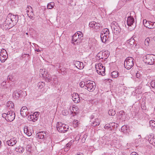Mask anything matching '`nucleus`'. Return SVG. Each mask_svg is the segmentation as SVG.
<instances>
[{
    "label": "nucleus",
    "mask_w": 155,
    "mask_h": 155,
    "mask_svg": "<svg viewBox=\"0 0 155 155\" xmlns=\"http://www.w3.org/2000/svg\"><path fill=\"white\" fill-rule=\"evenodd\" d=\"M26 34L27 35H28V33H26Z\"/></svg>",
    "instance_id": "63"
},
{
    "label": "nucleus",
    "mask_w": 155,
    "mask_h": 155,
    "mask_svg": "<svg viewBox=\"0 0 155 155\" xmlns=\"http://www.w3.org/2000/svg\"><path fill=\"white\" fill-rule=\"evenodd\" d=\"M69 149H68V148H66V147H64V150L65 151H68Z\"/></svg>",
    "instance_id": "58"
},
{
    "label": "nucleus",
    "mask_w": 155,
    "mask_h": 155,
    "mask_svg": "<svg viewBox=\"0 0 155 155\" xmlns=\"http://www.w3.org/2000/svg\"><path fill=\"white\" fill-rule=\"evenodd\" d=\"M72 99L75 103H78L80 101V97L77 93H74L72 94Z\"/></svg>",
    "instance_id": "19"
},
{
    "label": "nucleus",
    "mask_w": 155,
    "mask_h": 155,
    "mask_svg": "<svg viewBox=\"0 0 155 155\" xmlns=\"http://www.w3.org/2000/svg\"><path fill=\"white\" fill-rule=\"evenodd\" d=\"M18 17L17 15H12L11 13H9L7 16L5 23L1 27L3 29L6 30L8 28V25L12 23L13 24L15 25L18 21Z\"/></svg>",
    "instance_id": "1"
},
{
    "label": "nucleus",
    "mask_w": 155,
    "mask_h": 155,
    "mask_svg": "<svg viewBox=\"0 0 155 155\" xmlns=\"http://www.w3.org/2000/svg\"><path fill=\"white\" fill-rule=\"evenodd\" d=\"M109 55V52L108 51H100L97 54V56L100 59L105 61L108 58Z\"/></svg>",
    "instance_id": "10"
},
{
    "label": "nucleus",
    "mask_w": 155,
    "mask_h": 155,
    "mask_svg": "<svg viewBox=\"0 0 155 155\" xmlns=\"http://www.w3.org/2000/svg\"><path fill=\"white\" fill-rule=\"evenodd\" d=\"M124 114V112L123 110L120 111L119 113V115L121 116L120 117H121Z\"/></svg>",
    "instance_id": "48"
},
{
    "label": "nucleus",
    "mask_w": 155,
    "mask_h": 155,
    "mask_svg": "<svg viewBox=\"0 0 155 155\" xmlns=\"http://www.w3.org/2000/svg\"><path fill=\"white\" fill-rule=\"evenodd\" d=\"M51 79L52 80V81H54V84H56L57 82V79L55 76H53L51 78Z\"/></svg>",
    "instance_id": "42"
},
{
    "label": "nucleus",
    "mask_w": 155,
    "mask_h": 155,
    "mask_svg": "<svg viewBox=\"0 0 155 155\" xmlns=\"http://www.w3.org/2000/svg\"><path fill=\"white\" fill-rule=\"evenodd\" d=\"M20 93L17 91L14 92L13 94V97L16 99L20 97Z\"/></svg>",
    "instance_id": "30"
},
{
    "label": "nucleus",
    "mask_w": 155,
    "mask_h": 155,
    "mask_svg": "<svg viewBox=\"0 0 155 155\" xmlns=\"http://www.w3.org/2000/svg\"><path fill=\"white\" fill-rule=\"evenodd\" d=\"M138 136H139V139H140V138L141 137L140 136V135H138Z\"/></svg>",
    "instance_id": "61"
},
{
    "label": "nucleus",
    "mask_w": 155,
    "mask_h": 155,
    "mask_svg": "<svg viewBox=\"0 0 155 155\" xmlns=\"http://www.w3.org/2000/svg\"><path fill=\"white\" fill-rule=\"evenodd\" d=\"M12 151H11V150H10L9 151V150H8V151H7V154L8 155L9 154H12Z\"/></svg>",
    "instance_id": "54"
},
{
    "label": "nucleus",
    "mask_w": 155,
    "mask_h": 155,
    "mask_svg": "<svg viewBox=\"0 0 155 155\" xmlns=\"http://www.w3.org/2000/svg\"><path fill=\"white\" fill-rule=\"evenodd\" d=\"M85 87H87V90L88 91H93L95 88V84L93 81H88L86 82Z\"/></svg>",
    "instance_id": "11"
},
{
    "label": "nucleus",
    "mask_w": 155,
    "mask_h": 155,
    "mask_svg": "<svg viewBox=\"0 0 155 155\" xmlns=\"http://www.w3.org/2000/svg\"><path fill=\"white\" fill-rule=\"evenodd\" d=\"M69 109L70 110V113L71 114H72L73 113H76V111L77 110V108L74 107H72L71 108V107H69Z\"/></svg>",
    "instance_id": "31"
},
{
    "label": "nucleus",
    "mask_w": 155,
    "mask_h": 155,
    "mask_svg": "<svg viewBox=\"0 0 155 155\" xmlns=\"http://www.w3.org/2000/svg\"><path fill=\"white\" fill-rule=\"evenodd\" d=\"M54 3L53 2H51L48 3L47 5V8L48 9H52L54 6Z\"/></svg>",
    "instance_id": "28"
},
{
    "label": "nucleus",
    "mask_w": 155,
    "mask_h": 155,
    "mask_svg": "<svg viewBox=\"0 0 155 155\" xmlns=\"http://www.w3.org/2000/svg\"><path fill=\"white\" fill-rule=\"evenodd\" d=\"M150 86L152 88H155V81H152L150 83Z\"/></svg>",
    "instance_id": "44"
},
{
    "label": "nucleus",
    "mask_w": 155,
    "mask_h": 155,
    "mask_svg": "<svg viewBox=\"0 0 155 155\" xmlns=\"http://www.w3.org/2000/svg\"><path fill=\"white\" fill-rule=\"evenodd\" d=\"M56 127L57 130L61 133H65L68 131V126L59 122L57 123Z\"/></svg>",
    "instance_id": "6"
},
{
    "label": "nucleus",
    "mask_w": 155,
    "mask_h": 155,
    "mask_svg": "<svg viewBox=\"0 0 155 155\" xmlns=\"http://www.w3.org/2000/svg\"><path fill=\"white\" fill-rule=\"evenodd\" d=\"M137 153L135 152H133L131 153V155H136Z\"/></svg>",
    "instance_id": "59"
},
{
    "label": "nucleus",
    "mask_w": 155,
    "mask_h": 155,
    "mask_svg": "<svg viewBox=\"0 0 155 155\" xmlns=\"http://www.w3.org/2000/svg\"><path fill=\"white\" fill-rule=\"evenodd\" d=\"M26 10L27 15L29 17L32 18L34 14L31 7L30 6H28L26 8Z\"/></svg>",
    "instance_id": "17"
},
{
    "label": "nucleus",
    "mask_w": 155,
    "mask_h": 155,
    "mask_svg": "<svg viewBox=\"0 0 155 155\" xmlns=\"http://www.w3.org/2000/svg\"><path fill=\"white\" fill-rule=\"evenodd\" d=\"M136 76L137 78H138L140 77V74L139 73L137 72L136 74Z\"/></svg>",
    "instance_id": "56"
},
{
    "label": "nucleus",
    "mask_w": 155,
    "mask_h": 155,
    "mask_svg": "<svg viewBox=\"0 0 155 155\" xmlns=\"http://www.w3.org/2000/svg\"><path fill=\"white\" fill-rule=\"evenodd\" d=\"M108 113L110 115L114 116L116 114V112L113 109H110L108 111Z\"/></svg>",
    "instance_id": "35"
},
{
    "label": "nucleus",
    "mask_w": 155,
    "mask_h": 155,
    "mask_svg": "<svg viewBox=\"0 0 155 155\" xmlns=\"http://www.w3.org/2000/svg\"><path fill=\"white\" fill-rule=\"evenodd\" d=\"M24 151V149L22 147H20L19 148L17 152L20 153H22Z\"/></svg>",
    "instance_id": "45"
},
{
    "label": "nucleus",
    "mask_w": 155,
    "mask_h": 155,
    "mask_svg": "<svg viewBox=\"0 0 155 155\" xmlns=\"http://www.w3.org/2000/svg\"><path fill=\"white\" fill-rule=\"evenodd\" d=\"M45 86V83L44 82L40 81L37 84V86L40 89H41Z\"/></svg>",
    "instance_id": "29"
},
{
    "label": "nucleus",
    "mask_w": 155,
    "mask_h": 155,
    "mask_svg": "<svg viewBox=\"0 0 155 155\" xmlns=\"http://www.w3.org/2000/svg\"><path fill=\"white\" fill-rule=\"evenodd\" d=\"M28 109L26 107H23L20 110V114L23 117H25L27 115H28L29 113Z\"/></svg>",
    "instance_id": "16"
},
{
    "label": "nucleus",
    "mask_w": 155,
    "mask_h": 155,
    "mask_svg": "<svg viewBox=\"0 0 155 155\" xmlns=\"http://www.w3.org/2000/svg\"><path fill=\"white\" fill-rule=\"evenodd\" d=\"M16 138L13 137L6 142L7 144L9 146H13L17 143Z\"/></svg>",
    "instance_id": "18"
},
{
    "label": "nucleus",
    "mask_w": 155,
    "mask_h": 155,
    "mask_svg": "<svg viewBox=\"0 0 155 155\" xmlns=\"http://www.w3.org/2000/svg\"><path fill=\"white\" fill-rule=\"evenodd\" d=\"M143 60L146 64H153L155 63V56L152 54H148L143 57Z\"/></svg>",
    "instance_id": "3"
},
{
    "label": "nucleus",
    "mask_w": 155,
    "mask_h": 155,
    "mask_svg": "<svg viewBox=\"0 0 155 155\" xmlns=\"http://www.w3.org/2000/svg\"><path fill=\"white\" fill-rule=\"evenodd\" d=\"M150 143L155 146V136L150 135L148 139Z\"/></svg>",
    "instance_id": "22"
},
{
    "label": "nucleus",
    "mask_w": 155,
    "mask_h": 155,
    "mask_svg": "<svg viewBox=\"0 0 155 155\" xmlns=\"http://www.w3.org/2000/svg\"><path fill=\"white\" fill-rule=\"evenodd\" d=\"M95 68L97 73L99 74L102 76H104L105 74V68L103 66L102 64L99 63L95 65Z\"/></svg>",
    "instance_id": "7"
},
{
    "label": "nucleus",
    "mask_w": 155,
    "mask_h": 155,
    "mask_svg": "<svg viewBox=\"0 0 155 155\" xmlns=\"http://www.w3.org/2000/svg\"><path fill=\"white\" fill-rule=\"evenodd\" d=\"M73 124L75 127H77L79 124L78 120H74L73 122Z\"/></svg>",
    "instance_id": "39"
},
{
    "label": "nucleus",
    "mask_w": 155,
    "mask_h": 155,
    "mask_svg": "<svg viewBox=\"0 0 155 155\" xmlns=\"http://www.w3.org/2000/svg\"><path fill=\"white\" fill-rule=\"evenodd\" d=\"M134 63V58L131 57H128L124 61V67L127 70L130 69L133 67Z\"/></svg>",
    "instance_id": "5"
},
{
    "label": "nucleus",
    "mask_w": 155,
    "mask_h": 155,
    "mask_svg": "<svg viewBox=\"0 0 155 155\" xmlns=\"http://www.w3.org/2000/svg\"><path fill=\"white\" fill-rule=\"evenodd\" d=\"M2 117L5 118L8 121H12L15 118V114L13 111H8L7 113H4L2 114Z\"/></svg>",
    "instance_id": "4"
},
{
    "label": "nucleus",
    "mask_w": 155,
    "mask_h": 155,
    "mask_svg": "<svg viewBox=\"0 0 155 155\" xmlns=\"http://www.w3.org/2000/svg\"><path fill=\"white\" fill-rule=\"evenodd\" d=\"M150 41L149 38H147L145 41V44L146 46H148L149 42Z\"/></svg>",
    "instance_id": "41"
},
{
    "label": "nucleus",
    "mask_w": 155,
    "mask_h": 155,
    "mask_svg": "<svg viewBox=\"0 0 155 155\" xmlns=\"http://www.w3.org/2000/svg\"><path fill=\"white\" fill-rule=\"evenodd\" d=\"M46 76L44 77V78L45 81L47 82H50L51 81H52V80L51 79V78L49 77V76H47V75H46Z\"/></svg>",
    "instance_id": "34"
},
{
    "label": "nucleus",
    "mask_w": 155,
    "mask_h": 155,
    "mask_svg": "<svg viewBox=\"0 0 155 155\" xmlns=\"http://www.w3.org/2000/svg\"><path fill=\"white\" fill-rule=\"evenodd\" d=\"M36 48V47L35 48ZM35 51L38 52H40L41 51V50H39V49L35 48Z\"/></svg>",
    "instance_id": "57"
},
{
    "label": "nucleus",
    "mask_w": 155,
    "mask_h": 155,
    "mask_svg": "<svg viewBox=\"0 0 155 155\" xmlns=\"http://www.w3.org/2000/svg\"><path fill=\"white\" fill-rule=\"evenodd\" d=\"M127 22L130 30H131L135 28L136 26L135 23L134 19L132 16H130L128 17Z\"/></svg>",
    "instance_id": "8"
},
{
    "label": "nucleus",
    "mask_w": 155,
    "mask_h": 155,
    "mask_svg": "<svg viewBox=\"0 0 155 155\" xmlns=\"http://www.w3.org/2000/svg\"><path fill=\"white\" fill-rule=\"evenodd\" d=\"M25 134L28 136H30L32 135V133L30 132L28 130V132H27V133H25Z\"/></svg>",
    "instance_id": "52"
},
{
    "label": "nucleus",
    "mask_w": 155,
    "mask_h": 155,
    "mask_svg": "<svg viewBox=\"0 0 155 155\" xmlns=\"http://www.w3.org/2000/svg\"><path fill=\"white\" fill-rule=\"evenodd\" d=\"M71 143L70 142L66 144V146L65 147L66 148H68V149H69L70 147L71 146Z\"/></svg>",
    "instance_id": "51"
},
{
    "label": "nucleus",
    "mask_w": 155,
    "mask_h": 155,
    "mask_svg": "<svg viewBox=\"0 0 155 155\" xmlns=\"http://www.w3.org/2000/svg\"><path fill=\"white\" fill-rule=\"evenodd\" d=\"M89 27L94 29L96 31H98L100 28V24H97L94 21L90 22L89 23Z\"/></svg>",
    "instance_id": "15"
},
{
    "label": "nucleus",
    "mask_w": 155,
    "mask_h": 155,
    "mask_svg": "<svg viewBox=\"0 0 155 155\" xmlns=\"http://www.w3.org/2000/svg\"><path fill=\"white\" fill-rule=\"evenodd\" d=\"M114 124H111V126H110V127L108 129V130L109 131H112L114 129L113 126Z\"/></svg>",
    "instance_id": "50"
},
{
    "label": "nucleus",
    "mask_w": 155,
    "mask_h": 155,
    "mask_svg": "<svg viewBox=\"0 0 155 155\" xmlns=\"http://www.w3.org/2000/svg\"><path fill=\"white\" fill-rule=\"evenodd\" d=\"M28 127L27 126H25L24 129V131L25 133V134L27 133V132H28Z\"/></svg>",
    "instance_id": "46"
},
{
    "label": "nucleus",
    "mask_w": 155,
    "mask_h": 155,
    "mask_svg": "<svg viewBox=\"0 0 155 155\" xmlns=\"http://www.w3.org/2000/svg\"><path fill=\"white\" fill-rule=\"evenodd\" d=\"M101 40L103 43H106L108 42V38L109 37L106 36L103 37V35H101Z\"/></svg>",
    "instance_id": "25"
},
{
    "label": "nucleus",
    "mask_w": 155,
    "mask_h": 155,
    "mask_svg": "<svg viewBox=\"0 0 155 155\" xmlns=\"http://www.w3.org/2000/svg\"><path fill=\"white\" fill-rule=\"evenodd\" d=\"M107 32H109L108 29L107 28H104L101 31V34H104L105 33H106V32H107Z\"/></svg>",
    "instance_id": "43"
},
{
    "label": "nucleus",
    "mask_w": 155,
    "mask_h": 155,
    "mask_svg": "<svg viewBox=\"0 0 155 155\" xmlns=\"http://www.w3.org/2000/svg\"><path fill=\"white\" fill-rule=\"evenodd\" d=\"M83 37V35L82 32L80 31H78L75 33L72 38V43H74V44L81 41V39Z\"/></svg>",
    "instance_id": "2"
},
{
    "label": "nucleus",
    "mask_w": 155,
    "mask_h": 155,
    "mask_svg": "<svg viewBox=\"0 0 155 155\" xmlns=\"http://www.w3.org/2000/svg\"><path fill=\"white\" fill-rule=\"evenodd\" d=\"M46 133L45 131H41L36 134L37 136L40 139H45L46 137Z\"/></svg>",
    "instance_id": "20"
},
{
    "label": "nucleus",
    "mask_w": 155,
    "mask_h": 155,
    "mask_svg": "<svg viewBox=\"0 0 155 155\" xmlns=\"http://www.w3.org/2000/svg\"><path fill=\"white\" fill-rule=\"evenodd\" d=\"M121 130H127V127L126 126H123L121 128Z\"/></svg>",
    "instance_id": "55"
},
{
    "label": "nucleus",
    "mask_w": 155,
    "mask_h": 155,
    "mask_svg": "<svg viewBox=\"0 0 155 155\" xmlns=\"http://www.w3.org/2000/svg\"><path fill=\"white\" fill-rule=\"evenodd\" d=\"M62 114L64 116H66L68 114H69V111L67 110H64L62 111Z\"/></svg>",
    "instance_id": "40"
},
{
    "label": "nucleus",
    "mask_w": 155,
    "mask_h": 155,
    "mask_svg": "<svg viewBox=\"0 0 155 155\" xmlns=\"http://www.w3.org/2000/svg\"><path fill=\"white\" fill-rule=\"evenodd\" d=\"M150 27L149 29H153L155 28V22L150 21Z\"/></svg>",
    "instance_id": "36"
},
{
    "label": "nucleus",
    "mask_w": 155,
    "mask_h": 155,
    "mask_svg": "<svg viewBox=\"0 0 155 155\" xmlns=\"http://www.w3.org/2000/svg\"><path fill=\"white\" fill-rule=\"evenodd\" d=\"M97 44V41L95 39L91 38L89 41L88 45L91 49L93 50L95 48Z\"/></svg>",
    "instance_id": "14"
},
{
    "label": "nucleus",
    "mask_w": 155,
    "mask_h": 155,
    "mask_svg": "<svg viewBox=\"0 0 155 155\" xmlns=\"http://www.w3.org/2000/svg\"><path fill=\"white\" fill-rule=\"evenodd\" d=\"M74 65L76 67L80 69H83L84 67L83 63L79 61H76L75 62Z\"/></svg>",
    "instance_id": "21"
},
{
    "label": "nucleus",
    "mask_w": 155,
    "mask_h": 155,
    "mask_svg": "<svg viewBox=\"0 0 155 155\" xmlns=\"http://www.w3.org/2000/svg\"><path fill=\"white\" fill-rule=\"evenodd\" d=\"M7 58L8 55L6 50L2 49L0 53V60L1 62H4Z\"/></svg>",
    "instance_id": "13"
},
{
    "label": "nucleus",
    "mask_w": 155,
    "mask_h": 155,
    "mask_svg": "<svg viewBox=\"0 0 155 155\" xmlns=\"http://www.w3.org/2000/svg\"><path fill=\"white\" fill-rule=\"evenodd\" d=\"M109 32H107V31L106 32V33H105L104 34H101V35H103V37L106 36L107 37H109Z\"/></svg>",
    "instance_id": "47"
},
{
    "label": "nucleus",
    "mask_w": 155,
    "mask_h": 155,
    "mask_svg": "<svg viewBox=\"0 0 155 155\" xmlns=\"http://www.w3.org/2000/svg\"><path fill=\"white\" fill-rule=\"evenodd\" d=\"M111 27L113 31L115 34L117 35L120 31V28L116 21H113L112 22Z\"/></svg>",
    "instance_id": "9"
},
{
    "label": "nucleus",
    "mask_w": 155,
    "mask_h": 155,
    "mask_svg": "<svg viewBox=\"0 0 155 155\" xmlns=\"http://www.w3.org/2000/svg\"><path fill=\"white\" fill-rule=\"evenodd\" d=\"M100 124V121L97 118H96L94 121H92L91 122V125L94 127L98 126Z\"/></svg>",
    "instance_id": "24"
},
{
    "label": "nucleus",
    "mask_w": 155,
    "mask_h": 155,
    "mask_svg": "<svg viewBox=\"0 0 155 155\" xmlns=\"http://www.w3.org/2000/svg\"><path fill=\"white\" fill-rule=\"evenodd\" d=\"M87 138V135H84L82 137H81V142L82 143H84L85 142L86 139Z\"/></svg>",
    "instance_id": "37"
},
{
    "label": "nucleus",
    "mask_w": 155,
    "mask_h": 155,
    "mask_svg": "<svg viewBox=\"0 0 155 155\" xmlns=\"http://www.w3.org/2000/svg\"><path fill=\"white\" fill-rule=\"evenodd\" d=\"M134 42L135 40L133 38H130V39L127 40L126 41L127 44H128V45H133L134 44Z\"/></svg>",
    "instance_id": "27"
},
{
    "label": "nucleus",
    "mask_w": 155,
    "mask_h": 155,
    "mask_svg": "<svg viewBox=\"0 0 155 155\" xmlns=\"http://www.w3.org/2000/svg\"><path fill=\"white\" fill-rule=\"evenodd\" d=\"M39 112H35L32 114H29L28 116V119L29 120L32 121L33 122L36 121L38 119Z\"/></svg>",
    "instance_id": "12"
},
{
    "label": "nucleus",
    "mask_w": 155,
    "mask_h": 155,
    "mask_svg": "<svg viewBox=\"0 0 155 155\" xmlns=\"http://www.w3.org/2000/svg\"><path fill=\"white\" fill-rule=\"evenodd\" d=\"M85 85V84L84 82L82 81L80 83V86L81 87H83Z\"/></svg>",
    "instance_id": "49"
},
{
    "label": "nucleus",
    "mask_w": 155,
    "mask_h": 155,
    "mask_svg": "<svg viewBox=\"0 0 155 155\" xmlns=\"http://www.w3.org/2000/svg\"><path fill=\"white\" fill-rule=\"evenodd\" d=\"M150 21H147L146 20L144 19L143 21V24L144 26L148 28H149L150 27Z\"/></svg>",
    "instance_id": "26"
},
{
    "label": "nucleus",
    "mask_w": 155,
    "mask_h": 155,
    "mask_svg": "<svg viewBox=\"0 0 155 155\" xmlns=\"http://www.w3.org/2000/svg\"><path fill=\"white\" fill-rule=\"evenodd\" d=\"M1 141L0 140V147H1Z\"/></svg>",
    "instance_id": "62"
},
{
    "label": "nucleus",
    "mask_w": 155,
    "mask_h": 155,
    "mask_svg": "<svg viewBox=\"0 0 155 155\" xmlns=\"http://www.w3.org/2000/svg\"><path fill=\"white\" fill-rule=\"evenodd\" d=\"M28 141L29 142V144L33 142V139L32 138H29L28 139Z\"/></svg>",
    "instance_id": "53"
},
{
    "label": "nucleus",
    "mask_w": 155,
    "mask_h": 155,
    "mask_svg": "<svg viewBox=\"0 0 155 155\" xmlns=\"http://www.w3.org/2000/svg\"><path fill=\"white\" fill-rule=\"evenodd\" d=\"M59 69L60 70H61L62 72V71L61 69L59 68Z\"/></svg>",
    "instance_id": "64"
},
{
    "label": "nucleus",
    "mask_w": 155,
    "mask_h": 155,
    "mask_svg": "<svg viewBox=\"0 0 155 155\" xmlns=\"http://www.w3.org/2000/svg\"><path fill=\"white\" fill-rule=\"evenodd\" d=\"M111 75L113 78H116L118 75V73L117 71H114L111 73Z\"/></svg>",
    "instance_id": "32"
},
{
    "label": "nucleus",
    "mask_w": 155,
    "mask_h": 155,
    "mask_svg": "<svg viewBox=\"0 0 155 155\" xmlns=\"http://www.w3.org/2000/svg\"><path fill=\"white\" fill-rule=\"evenodd\" d=\"M111 124H115V123H110L106 124L104 127V128L105 129H108L110 127V126H111Z\"/></svg>",
    "instance_id": "38"
},
{
    "label": "nucleus",
    "mask_w": 155,
    "mask_h": 155,
    "mask_svg": "<svg viewBox=\"0 0 155 155\" xmlns=\"http://www.w3.org/2000/svg\"><path fill=\"white\" fill-rule=\"evenodd\" d=\"M94 118V115H92L90 118H91V119H93Z\"/></svg>",
    "instance_id": "60"
},
{
    "label": "nucleus",
    "mask_w": 155,
    "mask_h": 155,
    "mask_svg": "<svg viewBox=\"0 0 155 155\" xmlns=\"http://www.w3.org/2000/svg\"><path fill=\"white\" fill-rule=\"evenodd\" d=\"M149 124L150 126L153 127V129H155V121L153 120H151L150 121Z\"/></svg>",
    "instance_id": "33"
},
{
    "label": "nucleus",
    "mask_w": 155,
    "mask_h": 155,
    "mask_svg": "<svg viewBox=\"0 0 155 155\" xmlns=\"http://www.w3.org/2000/svg\"><path fill=\"white\" fill-rule=\"evenodd\" d=\"M6 106L9 109H12L14 107V104L12 101H8L7 103Z\"/></svg>",
    "instance_id": "23"
}]
</instances>
